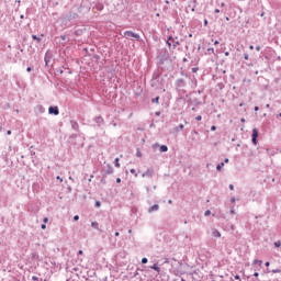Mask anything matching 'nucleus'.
<instances>
[{
    "label": "nucleus",
    "mask_w": 281,
    "mask_h": 281,
    "mask_svg": "<svg viewBox=\"0 0 281 281\" xmlns=\"http://www.w3.org/2000/svg\"><path fill=\"white\" fill-rule=\"evenodd\" d=\"M123 36L125 38H135L136 41H139V34L133 33V31H125Z\"/></svg>",
    "instance_id": "obj_1"
},
{
    "label": "nucleus",
    "mask_w": 281,
    "mask_h": 281,
    "mask_svg": "<svg viewBox=\"0 0 281 281\" xmlns=\"http://www.w3.org/2000/svg\"><path fill=\"white\" fill-rule=\"evenodd\" d=\"M252 144L256 146L258 144V130H252Z\"/></svg>",
    "instance_id": "obj_2"
},
{
    "label": "nucleus",
    "mask_w": 281,
    "mask_h": 281,
    "mask_svg": "<svg viewBox=\"0 0 281 281\" xmlns=\"http://www.w3.org/2000/svg\"><path fill=\"white\" fill-rule=\"evenodd\" d=\"M167 45H168V47H177V45H179V42H173V40H172V36H170L168 40H167Z\"/></svg>",
    "instance_id": "obj_3"
},
{
    "label": "nucleus",
    "mask_w": 281,
    "mask_h": 281,
    "mask_svg": "<svg viewBox=\"0 0 281 281\" xmlns=\"http://www.w3.org/2000/svg\"><path fill=\"white\" fill-rule=\"evenodd\" d=\"M48 113H50L53 115H58L60 112L58 111V106H50L48 109Z\"/></svg>",
    "instance_id": "obj_4"
},
{
    "label": "nucleus",
    "mask_w": 281,
    "mask_h": 281,
    "mask_svg": "<svg viewBox=\"0 0 281 281\" xmlns=\"http://www.w3.org/2000/svg\"><path fill=\"white\" fill-rule=\"evenodd\" d=\"M153 212H159V204H154L148 209V214H153Z\"/></svg>",
    "instance_id": "obj_5"
},
{
    "label": "nucleus",
    "mask_w": 281,
    "mask_h": 281,
    "mask_svg": "<svg viewBox=\"0 0 281 281\" xmlns=\"http://www.w3.org/2000/svg\"><path fill=\"white\" fill-rule=\"evenodd\" d=\"M91 227H93V229H97L98 232H100V224L98 222H92Z\"/></svg>",
    "instance_id": "obj_6"
},
{
    "label": "nucleus",
    "mask_w": 281,
    "mask_h": 281,
    "mask_svg": "<svg viewBox=\"0 0 281 281\" xmlns=\"http://www.w3.org/2000/svg\"><path fill=\"white\" fill-rule=\"evenodd\" d=\"M212 236H214V238H221V232L218 229H214Z\"/></svg>",
    "instance_id": "obj_7"
},
{
    "label": "nucleus",
    "mask_w": 281,
    "mask_h": 281,
    "mask_svg": "<svg viewBox=\"0 0 281 281\" xmlns=\"http://www.w3.org/2000/svg\"><path fill=\"white\" fill-rule=\"evenodd\" d=\"M150 269H153L154 271H157V273H159V271H161V268H159V266H157V263H154Z\"/></svg>",
    "instance_id": "obj_8"
},
{
    "label": "nucleus",
    "mask_w": 281,
    "mask_h": 281,
    "mask_svg": "<svg viewBox=\"0 0 281 281\" xmlns=\"http://www.w3.org/2000/svg\"><path fill=\"white\" fill-rule=\"evenodd\" d=\"M160 153H168V146L161 145L160 146Z\"/></svg>",
    "instance_id": "obj_9"
},
{
    "label": "nucleus",
    "mask_w": 281,
    "mask_h": 281,
    "mask_svg": "<svg viewBox=\"0 0 281 281\" xmlns=\"http://www.w3.org/2000/svg\"><path fill=\"white\" fill-rule=\"evenodd\" d=\"M254 265H259V267H261V266H262V260L255 259V260L252 261V266H254Z\"/></svg>",
    "instance_id": "obj_10"
},
{
    "label": "nucleus",
    "mask_w": 281,
    "mask_h": 281,
    "mask_svg": "<svg viewBox=\"0 0 281 281\" xmlns=\"http://www.w3.org/2000/svg\"><path fill=\"white\" fill-rule=\"evenodd\" d=\"M33 41H36L37 43H41V37L36 35H32Z\"/></svg>",
    "instance_id": "obj_11"
},
{
    "label": "nucleus",
    "mask_w": 281,
    "mask_h": 281,
    "mask_svg": "<svg viewBox=\"0 0 281 281\" xmlns=\"http://www.w3.org/2000/svg\"><path fill=\"white\" fill-rule=\"evenodd\" d=\"M114 166H115L116 168H120V158H116V159L114 160Z\"/></svg>",
    "instance_id": "obj_12"
},
{
    "label": "nucleus",
    "mask_w": 281,
    "mask_h": 281,
    "mask_svg": "<svg viewBox=\"0 0 281 281\" xmlns=\"http://www.w3.org/2000/svg\"><path fill=\"white\" fill-rule=\"evenodd\" d=\"M223 166H225V162H221L220 165H217L216 170H222Z\"/></svg>",
    "instance_id": "obj_13"
},
{
    "label": "nucleus",
    "mask_w": 281,
    "mask_h": 281,
    "mask_svg": "<svg viewBox=\"0 0 281 281\" xmlns=\"http://www.w3.org/2000/svg\"><path fill=\"white\" fill-rule=\"evenodd\" d=\"M94 206H95V207H102V202L95 201Z\"/></svg>",
    "instance_id": "obj_14"
},
{
    "label": "nucleus",
    "mask_w": 281,
    "mask_h": 281,
    "mask_svg": "<svg viewBox=\"0 0 281 281\" xmlns=\"http://www.w3.org/2000/svg\"><path fill=\"white\" fill-rule=\"evenodd\" d=\"M274 247L280 248L281 247V241L280 240L274 241Z\"/></svg>",
    "instance_id": "obj_15"
},
{
    "label": "nucleus",
    "mask_w": 281,
    "mask_h": 281,
    "mask_svg": "<svg viewBox=\"0 0 281 281\" xmlns=\"http://www.w3.org/2000/svg\"><path fill=\"white\" fill-rule=\"evenodd\" d=\"M147 263H148V258L144 257V258L142 259V265H147Z\"/></svg>",
    "instance_id": "obj_16"
},
{
    "label": "nucleus",
    "mask_w": 281,
    "mask_h": 281,
    "mask_svg": "<svg viewBox=\"0 0 281 281\" xmlns=\"http://www.w3.org/2000/svg\"><path fill=\"white\" fill-rule=\"evenodd\" d=\"M151 102L159 104V97H156L155 99H153Z\"/></svg>",
    "instance_id": "obj_17"
},
{
    "label": "nucleus",
    "mask_w": 281,
    "mask_h": 281,
    "mask_svg": "<svg viewBox=\"0 0 281 281\" xmlns=\"http://www.w3.org/2000/svg\"><path fill=\"white\" fill-rule=\"evenodd\" d=\"M210 214H212V211H210V210H206V211L204 212V216H210Z\"/></svg>",
    "instance_id": "obj_18"
},
{
    "label": "nucleus",
    "mask_w": 281,
    "mask_h": 281,
    "mask_svg": "<svg viewBox=\"0 0 281 281\" xmlns=\"http://www.w3.org/2000/svg\"><path fill=\"white\" fill-rule=\"evenodd\" d=\"M271 273H281V270L280 269H273V270H271Z\"/></svg>",
    "instance_id": "obj_19"
},
{
    "label": "nucleus",
    "mask_w": 281,
    "mask_h": 281,
    "mask_svg": "<svg viewBox=\"0 0 281 281\" xmlns=\"http://www.w3.org/2000/svg\"><path fill=\"white\" fill-rule=\"evenodd\" d=\"M195 120H196L198 122H201V121L203 120V117H202L201 115H198V116L195 117Z\"/></svg>",
    "instance_id": "obj_20"
},
{
    "label": "nucleus",
    "mask_w": 281,
    "mask_h": 281,
    "mask_svg": "<svg viewBox=\"0 0 281 281\" xmlns=\"http://www.w3.org/2000/svg\"><path fill=\"white\" fill-rule=\"evenodd\" d=\"M74 221H80V216L79 215H75L74 216Z\"/></svg>",
    "instance_id": "obj_21"
},
{
    "label": "nucleus",
    "mask_w": 281,
    "mask_h": 281,
    "mask_svg": "<svg viewBox=\"0 0 281 281\" xmlns=\"http://www.w3.org/2000/svg\"><path fill=\"white\" fill-rule=\"evenodd\" d=\"M32 280H33V281H40L38 277H36V276H33V277H32Z\"/></svg>",
    "instance_id": "obj_22"
},
{
    "label": "nucleus",
    "mask_w": 281,
    "mask_h": 281,
    "mask_svg": "<svg viewBox=\"0 0 281 281\" xmlns=\"http://www.w3.org/2000/svg\"><path fill=\"white\" fill-rule=\"evenodd\" d=\"M41 228H42V229H47V225L42 224V225H41Z\"/></svg>",
    "instance_id": "obj_23"
},
{
    "label": "nucleus",
    "mask_w": 281,
    "mask_h": 281,
    "mask_svg": "<svg viewBox=\"0 0 281 281\" xmlns=\"http://www.w3.org/2000/svg\"><path fill=\"white\" fill-rule=\"evenodd\" d=\"M231 203H236V198H231Z\"/></svg>",
    "instance_id": "obj_24"
},
{
    "label": "nucleus",
    "mask_w": 281,
    "mask_h": 281,
    "mask_svg": "<svg viewBox=\"0 0 281 281\" xmlns=\"http://www.w3.org/2000/svg\"><path fill=\"white\" fill-rule=\"evenodd\" d=\"M116 183H122V179L121 178H116Z\"/></svg>",
    "instance_id": "obj_25"
},
{
    "label": "nucleus",
    "mask_w": 281,
    "mask_h": 281,
    "mask_svg": "<svg viewBox=\"0 0 281 281\" xmlns=\"http://www.w3.org/2000/svg\"><path fill=\"white\" fill-rule=\"evenodd\" d=\"M231 214H236V211L234 210V207L231 209Z\"/></svg>",
    "instance_id": "obj_26"
},
{
    "label": "nucleus",
    "mask_w": 281,
    "mask_h": 281,
    "mask_svg": "<svg viewBox=\"0 0 281 281\" xmlns=\"http://www.w3.org/2000/svg\"><path fill=\"white\" fill-rule=\"evenodd\" d=\"M234 278H235V280H239L240 281V276L236 274Z\"/></svg>",
    "instance_id": "obj_27"
},
{
    "label": "nucleus",
    "mask_w": 281,
    "mask_h": 281,
    "mask_svg": "<svg viewBox=\"0 0 281 281\" xmlns=\"http://www.w3.org/2000/svg\"><path fill=\"white\" fill-rule=\"evenodd\" d=\"M48 221H49V218H47V217H44V220H43L44 223H48Z\"/></svg>",
    "instance_id": "obj_28"
},
{
    "label": "nucleus",
    "mask_w": 281,
    "mask_h": 281,
    "mask_svg": "<svg viewBox=\"0 0 281 281\" xmlns=\"http://www.w3.org/2000/svg\"><path fill=\"white\" fill-rule=\"evenodd\" d=\"M245 60H249V55L244 56Z\"/></svg>",
    "instance_id": "obj_29"
},
{
    "label": "nucleus",
    "mask_w": 281,
    "mask_h": 281,
    "mask_svg": "<svg viewBox=\"0 0 281 281\" xmlns=\"http://www.w3.org/2000/svg\"><path fill=\"white\" fill-rule=\"evenodd\" d=\"M258 276H260V273H258V272H255V273H254V277H255V278H258Z\"/></svg>",
    "instance_id": "obj_30"
},
{
    "label": "nucleus",
    "mask_w": 281,
    "mask_h": 281,
    "mask_svg": "<svg viewBox=\"0 0 281 281\" xmlns=\"http://www.w3.org/2000/svg\"><path fill=\"white\" fill-rule=\"evenodd\" d=\"M211 131H216V126H211Z\"/></svg>",
    "instance_id": "obj_31"
},
{
    "label": "nucleus",
    "mask_w": 281,
    "mask_h": 281,
    "mask_svg": "<svg viewBox=\"0 0 281 281\" xmlns=\"http://www.w3.org/2000/svg\"><path fill=\"white\" fill-rule=\"evenodd\" d=\"M229 190H234V184H229Z\"/></svg>",
    "instance_id": "obj_32"
},
{
    "label": "nucleus",
    "mask_w": 281,
    "mask_h": 281,
    "mask_svg": "<svg viewBox=\"0 0 281 281\" xmlns=\"http://www.w3.org/2000/svg\"><path fill=\"white\" fill-rule=\"evenodd\" d=\"M83 251L82 250H79L78 251V256H82Z\"/></svg>",
    "instance_id": "obj_33"
},
{
    "label": "nucleus",
    "mask_w": 281,
    "mask_h": 281,
    "mask_svg": "<svg viewBox=\"0 0 281 281\" xmlns=\"http://www.w3.org/2000/svg\"><path fill=\"white\" fill-rule=\"evenodd\" d=\"M7 135H12V131L9 130V131L7 132Z\"/></svg>",
    "instance_id": "obj_34"
},
{
    "label": "nucleus",
    "mask_w": 281,
    "mask_h": 281,
    "mask_svg": "<svg viewBox=\"0 0 281 281\" xmlns=\"http://www.w3.org/2000/svg\"><path fill=\"white\" fill-rule=\"evenodd\" d=\"M265 265H266V267H269L271 265V262L267 261Z\"/></svg>",
    "instance_id": "obj_35"
},
{
    "label": "nucleus",
    "mask_w": 281,
    "mask_h": 281,
    "mask_svg": "<svg viewBox=\"0 0 281 281\" xmlns=\"http://www.w3.org/2000/svg\"><path fill=\"white\" fill-rule=\"evenodd\" d=\"M137 276H139V273L136 271V272L134 273V278H137Z\"/></svg>",
    "instance_id": "obj_36"
},
{
    "label": "nucleus",
    "mask_w": 281,
    "mask_h": 281,
    "mask_svg": "<svg viewBox=\"0 0 281 281\" xmlns=\"http://www.w3.org/2000/svg\"><path fill=\"white\" fill-rule=\"evenodd\" d=\"M137 157H142V153L140 151H137Z\"/></svg>",
    "instance_id": "obj_37"
},
{
    "label": "nucleus",
    "mask_w": 281,
    "mask_h": 281,
    "mask_svg": "<svg viewBox=\"0 0 281 281\" xmlns=\"http://www.w3.org/2000/svg\"><path fill=\"white\" fill-rule=\"evenodd\" d=\"M114 236H120V232H115V233H114Z\"/></svg>",
    "instance_id": "obj_38"
},
{
    "label": "nucleus",
    "mask_w": 281,
    "mask_h": 281,
    "mask_svg": "<svg viewBox=\"0 0 281 281\" xmlns=\"http://www.w3.org/2000/svg\"><path fill=\"white\" fill-rule=\"evenodd\" d=\"M218 12H221V10H218V9H215V13H216V14H218Z\"/></svg>",
    "instance_id": "obj_39"
},
{
    "label": "nucleus",
    "mask_w": 281,
    "mask_h": 281,
    "mask_svg": "<svg viewBox=\"0 0 281 281\" xmlns=\"http://www.w3.org/2000/svg\"><path fill=\"white\" fill-rule=\"evenodd\" d=\"M256 50H257V52H260V46H257V47H256Z\"/></svg>",
    "instance_id": "obj_40"
},
{
    "label": "nucleus",
    "mask_w": 281,
    "mask_h": 281,
    "mask_svg": "<svg viewBox=\"0 0 281 281\" xmlns=\"http://www.w3.org/2000/svg\"><path fill=\"white\" fill-rule=\"evenodd\" d=\"M26 71H32V68H31V67H27V68H26Z\"/></svg>",
    "instance_id": "obj_41"
},
{
    "label": "nucleus",
    "mask_w": 281,
    "mask_h": 281,
    "mask_svg": "<svg viewBox=\"0 0 281 281\" xmlns=\"http://www.w3.org/2000/svg\"><path fill=\"white\" fill-rule=\"evenodd\" d=\"M255 111H260V108H258V106H255Z\"/></svg>",
    "instance_id": "obj_42"
},
{
    "label": "nucleus",
    "mask_w": 281,
    "mask_h": 281,
    "mask_svg": "<svg viewBox=\"0 0 281 281\" xmlns=\"http://www.w3.org/2000/svg\"><path fill=\"white\" fill-rule=\"evenodd\" d=\"M204 25L207 26V20H204Z\"/></svg>",
    "instance_id": "obj_43"
},
{
    "label": "nucleus",
    "mask_w": 281,
    "mask_h": 281,
    "mask_svg": "<svg viewBox=\"0 0 281 281\" xmlns=\"http://www.w3.org/2000/svg\"><path fill=\"white\" fill-rule=\"evenodd\" d=\"M225 164H229V159L226 158V159H225Z\"/></svg>",
    "instance_id": "obj_44"
},
{
    "label": "nucleus",
    "mask_w": 281,
    "mask_h": 281,
    "mask_svg": "<svg viewBox=\"0 0 281 281\" xmlns=\"http://www.w3.org/2000/svg\"><path fill=\"white\" fill-rule=\"evenodd\" d=\"M57 179H58L60 182H63V178H60V177H57Z\"/></svg>",
    "instance_id": "obj_45"
},
{
    "label": "nucleus",
    "mask_w": 281,
    "mask_h": 281,
    "mask_svg": "<svg viewBox=\"0 0 281 281\" xmlns=\"http://www.w3.org/2000/svg\"><path fill=\"white\" fill-rule=\"evenodd\" d=\"M168 203H169V205H172V200H169Z\"/></svg>",
    "instance_id": "obj_46"
},
{
    "label": "nucleus",
    "mask_w": 281,
    "mask_h": 281,
    "mask_svg": "<svg viewBox=\"0 0 281 281\" xmlns=\"http://www.w3.org/2000/svg\"><path fill=\"white\" fill-rule=\"evenodd\" d=\"M214 45H218V41H214Z\"/></svg>",
    "instance_id": "obj_47"
},
{
    "label": "nucleus",
    "mask_w": 281,
    "mask_h": 281,
    "mask_svg": "<svg viewBox=\"0 0 281 281\" xmlns=\"http://www.w3.org/2000/svg\"><path fill=\"white\" fill-rule=\"evenodd\" d=\"M240 122L245 123V117L240 119Z\"/></svg>",
    "instance_id": "obj_48"
},
{
    "label": "nucleus",
    "mask_w": 281,
    "mask_h": 281,
    "mask_svg": "<svg viewBox=\"0 0 281 281\" xmlns=\"http://www.w3.org/2000/svg\"><path fill=\"white\" fill-rule=\"evenodd\" d=\"M180 130L183 131V124L180 125Z\"/></svg>",
    "instance_id": "obj_49"
},
{
    "label": "nucleus",
    "mask_w": 281,
    "mask_h": 281,
    "mask_svg": "<svg viewBox=\"0 0 281 281\" xmlns=\"http://www.w3.org/2000/svg\"><path fill=\"white\" fill-rule=\"evenodd\" d=\"M128 234H133V229H128Z\"/></svg>",
    "instance_id": "obj_50"
},
{
    "label": "nucleus",
    "mask_w": 281,
    "mask_h": 281,
    "mask_svg": "<svg viewBox=\"0 0 281 281\" xmlns=\"http://www.w3.org/2000/svg\"><path fill=\"white\" fill-rule=\"evenodd\" d=\"M249 49H254V45H250V46H249Z\"/></svg>",
    "instance_id": "obj_51"
},
{
    "label": "nucleus",
    "mask_w": 281,
    "mask_h": 281,
    "mask_svg": "<svg viewBox=\"0 0 281 281\" xmlns=\"http://www.w3.org/2000/svg\"><path fill=\"white\" fill-rule=\"evenodd\" d=\"M225 56H229V52H226V53H225Z\"/></svg>",
    "instance_id": "obj_52"
},
{
    "label": "nucleus",
    "mask_w": 281,
    "mask_h": 281,
    "mask_svg": "<svg viewBox=\"0 0 281 281\" xmlns=\"http://www.w3.org/2000/svg\"><path fill=\"white\" fill-rule=\"evenodd\" d=\"M101 183H104V178L101 179Z\"/></svg>",
    "instance_id": "obj_53"
},
{
    "label": "nucleus",
    "mask_w": 281,
    "mask_h": 281,
    "mask_svg": "<svg viewBox=\"0 0 281 281\" xmlns=\"http://www.w3.org/2000/svg\"><path fill=\"white\" fill-rule=\"evenodd\" d=\"M209 52H214V48L209 49Z\"/></svg>",
    "instance_id": "obj_54"
},
{
    "label": "nucleus",
    "mask_w": 281,
    "mask_h": 281,
    "mask_svg": "<svg viewBox=\"0 0 281 281\" xmlns=\"http://www.w3.org/2000/svg\"><path fill=\"white\" fill-rule=\"evenodd\" d=\"M231 229H233V231H234V225H231Z\"/></svg>",
    "instance_id": "obj_55"
},
{
    "label": "nucleus",
    "mask_w": 281,
    "mask_h": 281,
    "mask_svg": "<svg viewBox=\"0 0 281 281\" xmlns=\"http://www.w3.org/2000/svg\"><path fill=\"white\" fill-rule=\"evenodd\" d=\"M74 271H78V268H74Z\"/></svg>",
    "instance_id": "obj_56"
},
{
    "label": "nucleus",
    "mask_w": 281,
    "mask_h": 281,
    "mask_svg": "<svg viewBox=\"0 0 281 281\" xmlns=\"http://www.w3.org/2000/svg\"><path fill=\"white\" fill-rule=\"evenodd\" d=\"M193 72H196V69H195V68H193Z\"/></svg>",
    "instance_id": "obj_57"
},
{
    "label": "nucleus",
    "mask_w": 281,
    "mask_h": 281,
    "mask_svg": "<svg viewBox=\"0 0 281 281\" xmlns=\"http://www.w3.org/2000/svg\"><path fill=\"white\" fill-rule=\"evenodd\" d=\"M194 134L198 135L199 133L196 131H194Z\"/></svg>",
    "instance_id": "obj_58"
},
{
    "label": "nucleus",
    "mask_w": 281,
    "mask_h": 281,
    "mask_svg": "<svg viewBox=\"0 0 281 281\" xmlns=\"http://www.w3.org/2000/svg\"><path fill=\"white\" fill-rule=\"evenodd\" d=\"M266 106H267V109H269V104H267Z\"/></svg>",
    "instance_id": "obj_59"
},
{
    "label": "nucleus",
    "mask_w": 281,
    "mask_h": 281,
    "mask_svg": "<svg viewBox=\"0 0 281 281\" xmlns=\"http://www.w3.org/2000/svg\"><path fill=\"white\" fill-rule=\"evenodd\" d=\"M279 117H281V113H279Z\"/></svg>",
    "instance_id": "obj_60"
},
{
    "label": "nucleus",
    "mask_w": 281,
    "mask_h": 281,
    "mask_svg": "<svg viewBox=\"0 0 281 281\" xmlns=\"http://www.w3.org/2000/svg\"><path fill=\"white\" fill-rule=\"evenodd\" d=\"M69 179L71 180V179H74V178L69 177Z\"/></svg>",
    "instance_id": "obj_61"
},
{
    "label": "nucleus",
    "mask_w": 281,
    "mask_h": 281,
    "mask_svg": "<svg viewBox=\"0 0 281 281\" xmlns=\"http://www.w3.org/2000/svg\"><path fill=\"white\" fill-rule=\"evenodd\" d=\"M0 131H1V127H0Z\"/></svg>",
    "instance_id": "obj_62"
}]
</instances>
